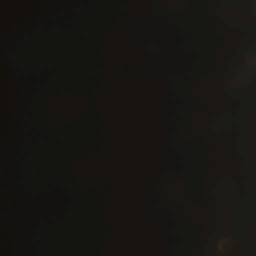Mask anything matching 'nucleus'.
I'll use <instances>...</instances> for the list:
<instances>
[{
  "instance_id": "7",
  "label": "nucleus",
  "mask_w": 256,
  "mask_h": 256,
  "mask_svg": "<svg viewBox=\"0 0 256 256\" xmlns=\"http://www.w3.org/2000/svg\"><path fill=\"white\" fill-rule=\"evenodd\" d=\"M14 224H16V222H14Z\"/></svg>"
},
{
  "instance_id": "8",
  "label": "nucleus",
  "mask_w": 256,
  "mask_h": 256,
  "mask_svg": "<svg viewBox=\"0 0 256 256\" xmlns=\"http://www.w3.org/2000/svg\"><path fill=\"white\" fill-rule=\"evenodd\" d=\"M12 66H16V65H14V64H12Z\"/></svg>"
},
{
  "instance_id": "3",
  "label": "nucleus",
  "mask_w": 256,
  "mask_h": 256,
  "mask_svg": "<svg viewBox=\"0 0 256 256\" xmlns=\"http://www.w3.org/2000/svg\"><path fill=\"white\" fill-rule=\"evenodd\" d=\"M13 80L14 83L18 84L19 82V76L16 74H14L13 75Z\"/></svg>"
},
{
  "instance_id": "1",
  "label": "nucleus",
  "mask_w": 256,
  "mask_h": 256,
  "mask_svg": "<svg viewBox=\"0 0 256 256\" xmlns=\"http://www.w3.org/2000/svg\"><path fill=\"white\" fill-rule=\"evenodd\" d=\"M12 26H13V30H14V35L17 36L18 34L17 30L19 28V24L14 22L13 23Z\"/></svg>"
},
{
  "instance_id": "4",
  "label": "nucleus",
  "mask_w": 256,
  "mask_h": 256,
  "mask_svg": "<svg viewBox=\"0 0 256 256\" xmlns=\"http://www.w3.org/2000/svg\"><path fill=\"white\" fill-rule=\"evenodd\" d=\"M14 240H16V244H19V242H18V240H17V238H16V234H14Z\"/></svg>"
},
{
  "instance_id": "5",
  "label": "nucleus",
  "mask_w": 256,
  "mask_h": 256,
  "mask_svg": "<svg viewBox=\"0 0 256 256\" xmlns=\"http://www.w3.org/2000/svg\"><path fill=\"white\" fill-rule=\"evenodd\" d=\"M13 3L15 4V0H13Z\"/></svg>"
},
{
  "instance_id": "6",
  "label": "nucleus",
  "mask_w": 256,
  "mask_h": 256,
  "mask_svg": "<svg viewBox=\"0 0 256 256\" xmlns=\"http://www.w3.org/2000/svg\"><path fill=\"white\" fill-rule=\"evenodd\" d=\"M15 12H16V10H14V14H15Z\"/></svg>"
},
{
  "instance_id": "2",
  "label": "nucleus",
  "mask_w": 256,
  "mask_h": 256,
  "mask_svg": "<svg viewBox=\"0 0 256 256\" xmlns=\"http://www.w3.org/2000/svg\"><path fill=\"white\" fill-rule=\"evenodd\" d=\"M12 130L14 132H19L20 130V128L17 126V125L14 123L12 124Z\"/></svg>"
}]
</instances>
